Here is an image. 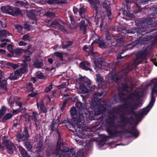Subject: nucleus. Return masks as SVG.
<instances>
[{
    "label": "nucleus",
    "instance_id": "3c124183",
    "mask_svg": "<svg viewBox=\"0 0 157 157\" xmlns=\"http://www.w3.org/2000/svg\"><path fill=\"white\" fill-rule=\"evenodd\" d=\"M122 32L124 34H126L127 33H131L132 32L130 31H129L128 30L125 29H123L122 30Z\"/></svg>",
    "mask_w": 157,
    "mask_h": 157
},
{
    "label": "nucleus",
    "instance_id": "5701e85b",
    "mask_svg": "<svg viewBox=\"0 0 157 157\" xmlns=\"http://www.w3.org/2000/svg\"><path fill=\"white\" fill-rule=\"evenodd\" d=\"M89 55H90L93 56V58H96V57L98 56V53L97 52H94L92 48L90 50V52L88 54Z\"/></svg>",
    "mask_w": 157,
    "mask_h": 157
},
{
    "label": "nucleus",
    "instance_id": "e2e57ef3",
    "mask_svg": "<svg viewBox=\"0 0 157 157\" xmlns=\"http://www.w3.org/2000/svg\"><path fill=\"white\" fill-rule=\"evenodd\" d=\"M17 104L19 106L20 108L22 107V104L21 102L19 101L18 103H17Z\"/></svg>",
    "mask_w": 157,
    "mask_h": 157
},
{
    "label": "nucleus",
    "instance_id": "a18cd8bd",
    "mask_svg": "<svg viewBox=\"0 0 157 157\" xmlns=\"http://www.w3.org/2000/svg\"><path fill=\"white\" fill-rule=\"evenodd\" d=\"M85 11V8H80L79 11V13L80 15H81L83 13H84Z\"/></svg>",
    "mask_w": 157,
    "mask_h": 157
},
{
    "label": "nucleus",
    "instance_id": "774afa93",
    "mask_svg": "<svg viewBox=\"0 0 157 157\" xmlns=\"http://www.w3.org/2000/svg\"><path fill=\"white\" fill-rule=\"evenodd\" d=\"M73 11L75 13H77L78 12V9L77 8H76L75 7H74L73 8Z\"/></svg>",
    "mask_w": 157,
    "mask_h": 157
},
{
    "label": "nucleus",
    "instance_id": "58836bf2",
    "mask_svg": "<svg viewBox=\"0 0 157 157\" xmlns=\"http://www.w3.org/2000/svg\"><path fill=\"white\" fill-rule=\"evenodd\" d=\"M7 48L8 51L11 53H13V46L11 44H9Z\"/></svg>",
    "mask_w": 157,
    "mask_h": 157
},
{
    "label": "nucleus",
    "instance_id": "4c0bfd02",
    "mask_svg": "<svg viewBox=\"0 0 157 157\" xmlns=\"http://www.w3.org/2000/svg\"><path fill=\"white\" fill-rule=\"evenodd\" d=\"M98 43L100 48H102L105 47V44L103 40H100Z\"/></svg>",
    "mask_w": 157,
    "mask_h": 157
},
{
    "label": "nucleus",
    "instance_id": "bb28decb",
    "mask_svg": "<svg viewBox=\"0 0 157 157\" xmlns=\"http://www.w3.org/2000/svg\"><path fill=\"white\" fill-rule=\"evenodd\" d=\"M116 41L117 45H120L121 44L124 42V40L123 38L121 37H118L116 39Z\"/></svg>",
    "mask_w": 157,
    "mask_h": 157
},
{
    "label": "nucleus",
    "instance_id": "f704fd0d",
    "mask_svg": "<svg viewBox=\"0 0 157 157\" xmlns=\"http://www.w3.org/2000/svg\"><path fill=\"white\" fill-rule=\"evenodd\" d=\"M25 146L26 148L29 150L31 149L32 148V146L30 143L29 142H26L25 143Z\"/></svg>",
    "mask_w": 157,
    "mask_h": 157
},
{
    "label": "nucleus",
    "instance_id": "423d86ee",
    "mask_svg": "<svg viewBox=\"0 0 157 157\" xmlns=\"http://www.w3.org/2000/svg\"><path fill=\"white\" fill-rule=\"evenodd\" d=\"M2 144L3 145L6 147L7 150L10 154L13 153V150L15 147L11 143L9 142L7 140H6L3 141Z\"/></svg>",
    "mask_w": 157,
    "mask_h": 157
},
{
    "label": "nucleus",
    "instance_id": "9b49d317",
    "mask_svg": "<svg viewBox=\"0 0 157 157\" xmlns=\"http://www.w3.org/2000/svg\"><path fill=\"white\" fill-rule=\"evenodd\" d=\"M90 65V63H89L87 62H82L80 63L79 65L80 67L83 69H84L86 70H89L90 71H91V69L89 67L86 66V65L89 66Z\"/></svg>",
    "mask_w": 157,
    "mask_h": 157
},
{
    "label": "nucleus",
    "instance_id": "412c9836",
    "mask_svg": "<svg viewBox=\"0 0 157 157\" xmlns=\"http://www.w3.org/2000/svg\"><path fill=\"white\" fill-rule=\"evenodd\" d=\"M36 76L39 78L44 79L46 78V76L44 75L42 73L40 72H37L36 73Z\"/></svg>",
    "mask_w": 157,
    "mask_h": 157
},
{
    "label": "nucleus",
    "instance_id": "de8ad7c7",
    "mask_svg": "<svg viewBox=\"0 0 157 157\" xmlns=\"http://www.w3.org/2000/svg\"><path fill=\"white\" fill-rule=\"evenodd\" d=\"M25 118L26 119V121H29L31 119H32V117L29 116V115L26 114L24 116Z\"/></svg>",
    "mask_w": 157,
    "mask_h": 157
},
{
    "label": "nucleus",
    "instance_id": "20e7f679",
    "mask_svg": "<svg viewBox=\"0 0 157 157\" xmlns=\"http://www.w3.org/2000/svg\"><path fill=\"white\" fill-rule=\"evenodd\" d=\"M95 68L97 67H100L101 68H104L106 70H109L111 68L112 71L114 72V66L113 63H110L106 65L104 63H102L101 64L99 63L97 64L95 63Z\"/></svg>",
    "mask_w": 157,
    "mask_h": 157
},
{
    "label": "nucleus",
    "instance_id": "393cba45",
    "mask_svg": "<svg viewBox=\"0 0 157 157\" xmlns=\"http://www.w3.org/2000/svg\"><path fill=\"white\" fill-rule=\"evenodd\" d=\"M12 117V115L11 113H8L6 114L3 118V121L7 120L10 119Z\"/></svg>",
    "mask_w": 157,
    "mask_h": 157
},
{
    "label": "nucleus",
    "instance_id": "5fc2aeb1",
    "mask_svg": "<svg viewBox=\"0 0 157 157\" xmlns=\"http://www.w3.org/2000/svg\"><path fill=\"white\" fill-rule=\"evenodd\" d=\"M28 51L29 52H30L31 53V54H32V52H33V51H34V50H33L32 51H31V48H32V47L31 46H28Z\"/></svg>",
    "mask_w": 157,
    "mask_h": 157
},
{
    "label": "nucleus",
    "instance_id": "37998d69",
    "mask_svg": "<svg viewBox=\"0 0 157 157\" xmlns=\"http://www.w3.org/2000/svg\"><path fill=\"white\" fill-rule=\"evenodd\" d=\"M16 27L17 30L19 32H21L22 30V27L21 26L19 25H16Z\"/></svg>",
    "mask_w": 157,
    "mask_h": 157
},
{
    "label": "nucleus",
    "instance_id": "39448f33",
    "mask_svg": "<svg viewBox=\"0 0 157 157\" xmlns=\"http://www.w3.org/2000/svg\"><path fill=\"white\" fill-rule=\"evenodd\" d=\"M76 105L78 109V111L79 112V119H78L79 122L82 121L83 120L84 117L82 114L83 111L84 109V105H82L80 102H77L76 103Z\"/></svg>",
    "mask_w": 157,
    "mask_h": 157
},
{
    "label": "nucleus",
    "instance_id": "9d476101",
    "mask_svg": "<svg viewBox=\"0 0 157 157\" xmlns=\"http://www.w3.org/2000/svg\"><path fill=\"white\" fill-rule=\"evenodd\" d=\"M51 26L53 27L58 28L60 29L62 31H65V29L63 26L60 25L56 21L52 22L51 24Z\"/></svg>",
    "mask_w": 157,
    "mask_h": 157
},
{
    "label": "nucleus",
    "instance_id": "f03ea898",
    "mask_svg": "<svg viewBox=\"0 0 157 157\" xmlns=\"http://www.w3.org/2000/svg\"><path fill=\"white\" fill-rule=\"evenodd\" d=\"M53 154L56 156H59V157H78L72 150L66 148L63 151L59 147L56 148Z\"/></svg>",
    "mask_w": 157,
    "mask_h": 157
},
{
    "label": "nucleus",
    "instance_id": "864d4df0",
    "mask_svg": "<svg viewBox=\"0 0 157 157\" xmlns=\"http://www.w3.org/2000/svg\"><path fill=\"white\" fill-rule=\"evenodd\" d=\"M141 105L142 104L140 103H139V104H136V105H135V106H133L132 108L133 109H136V108H137L138 107H140Z\"/></svg>",
    "mask_w": 157,
    "mask_h": 157
},
{
    "label": "nucleus",
    "instance_id": "c03bdc74",
    "mask_svg": "<svg viewBox=\"0 0 157 157\" xmlns=\"http://www.w3.org/2000/svg\"><path fill=\"white\" fill-rule=\"evenodd\" d=\"M34 121L35 122V124L37 128H38L40 129V124H39L38 121H37V119H35V118Z\"/></svg>",
    "mask_w": 157,
    "mask_h": 157
},
{
    "label": "nucleus",
    "instance_id": "7ed1b4c3",
    "mask_svg": "<svg viewBox=\"0 0 157 157\" xmlns=\"http://www.w3.org/2000/svg\"><path fill=\"white\" fill-rule=\"evenodd\" d=\"M80 81L84 82L83 85L80 86V89L83 92L87 93L89 92L90 87V81L88 78L85 77H80L79 78Z\"/></svg>",
    "mask_w": 157,
    "mask_h": 157
},
{
    "label": "nucleus",
    "instance_id": "ea45409f",
    "mask_svg": "<svg viewBox=\"0 0 157 157\" xmlns=\"http://www.w3.org/2000/svg\"><path fill=\"white\" fill-rule=\"evenodd\" d=\"M103 108V106L102 105H101V106H99V108H98V109L96 110H95V111L96 112L97 111L98 112L97 114H99L101 113L102 112V110H101V109Z\"/></svg>",
    "mask_w": 157,
    "mask_h": 157
},
{
    "label": "nucleus",
    "instance_id": "603ef678",
    "mask_svg": "<svg viewBox=\"0 0 157 157\" xmlns=\"http://www.w3.org/2000/svg\"><path fill=\"white\" fill-rule=\"evenodd\" d=\"M24 58L26 61H29L31 60V58L29 56H24Z\"/></svg>",
    "mask_w": 157,
    "mask_h": 157
},
{
    "label": "nucleus",
    "instance_id": "a19ab883",
    "mask_svg": "<svg viewBox=\"0 0 157 157\" xmlns=\"http://www.w3.org/2000/svg\"><path fill=\"white\" fill-rule=\"evenodd\" d=\"M22 111V110L21 109V108H20L17 109L13 110L12 111V113L16 115L17 113H18L20 112H21Z\"/></svg>",
    "mask_w": 157,
    "mask_h": 157
},
{
    "label": "nucleus",
    "instance_id": "052dcab7",
    "mask_svg": "<svg viewBox=\"0 0 157 157\" xmlns=\"http://www.w3.org/2000/svg\"><path fill=\"white\" fill-rule=\"evenodd\" d=\"M70 18L71 20V23L72 24H74V18H73L71 16H70Z\"/></svg>",
    "mask_w": 157,
    "mask_h": 157
},
{
    "label": "nucleus",
    "instance_id": "7c9ffc66",
    "mask_svg": "<svg viewBox=\"0 0 157 157\" xmlns=\"http://www.w3.org/2000/svg\"><path fill=\"white\" fill-rule=\"evenodd\" d=\"M7 82L6 81L4 80L2 81V82L1 83V86L3 89L6 91L7 90V89L6 87V86L7 85Z\"/></svg>",
    "mask_w": 157,
    "mask_h": 157
},
{
    "label": "nucleus",
    "instance_id": "ddd939ff",
    "mask_svg": "<svg viewBox=\"0 0 157 157\" xmlns=\"http://www.w3.org/2000/svg\"><path fill=\"white\" fill-rule=\"evenodd\" d=\"M92 6L95 9L99 6V0H88Z\"/></svg>",
    "mask_w": 157,
    "mask_h": 157
},
{
    "label": "nucleus",
    "instance_id": "338daca9",
    "mask_svg": "<svg viewBox=\"0 0 157 157\" xmlns=\"http://www.w3.org/2000/svg\"><path fill=\"white\" fill-rule=\"evenodd\" d=\"M48 62L51 64L53 62V59L51 58L48 59Z\"/></svg>",
    "mask_w": 157,
    "mask_h": 157
},
{
    "label": "nucleus",
    "instance_id": "c756f323",
    "mask_svg": "<svg viewBox=\"0 0 157 157\" xmlns=\"http://www.w3.org/2000/svg\"><path fill=\"white\" fill-rule=\"evenodd\" d=\"M25 50L21 49H16L14 52L17 55H19L22 53L23 52H25Z\"/></svg>",
    "mask_w": 157,
    "mask_h": 157
},
{
    "label": "nucleus",
    "instance_id": "49530a36",
    "mask_svg": "<svg viewBox=\"0 0 157 157\" xmlns=\"http://www.w3.org/2000/svg\"><path fill=\"white\" fill-rule=\"evenodd\" d=\"M38 115L36 112H33V116L32 117V119L34 121L35 120V118L36 119V117Z\"/></svg>",
    "mask_w": 157,
    "mask_h": 157
},
{
    "label": "nucleus",
    "instance_id": "4468645a",
    "mask_svg": "<svg viewBox=\"0 0 157 157\" xmlns=\"http://www.w3.org/2000/svg\"><path fill=\"white\" fill-rule=\"evenodd\" d=\"M96 80L98 82V86L99 88L101 87L102 86L104 83L103 81V78L100 76L99 74H97L96 75Z\"/></svg>",
    "mask_w": 157,
    "mask_h": 157
},
{
    "label": "nucleus",
    "instance_id": "2eb2a0df",
    "mask_svg": "<svg viewBox=\"0 0 157 157\" xmlns=\"http://www.w3.org/2000/svg\"><path fill=\"white\" fill-rule=\"evenodd\" d=\"M37 106L38 108L43 113H46L47 112L46 108L44 106V104L42 101H41L40 103L37 104Z\"/></svg>",
    "mask_w": 157,
    "mask_h": 157
},
{
    "label": "nucleus",
    "instance_id": "69168bd1",
    "mask_svg": "<svg viewBox=\"0 0 157 157\" xmlns=\"http://www.w3.org/2000/svg\"><path fill=\"white\" fill-rule=\"evenodd\" d=\"M1 41L2 42H7L9 41V40L7 39H1Z\"/></svg>",
    "mask_w": 157,
    "mask_h": 157
},
{
    "label": "nucleus",
    "instance_id": "dca6fc26",
    "mask_svg": "<svg viewBox=\"0 0 157 157\" xmlns=\"http://www.w3.org/2000/svg\"><path fill=\"white\" fill-rule=\"evenodd\" d=\"M13 10L12 14L11 15L15 16L21 15V11L20 10V9L18 8H13Z\"/></svg>",
    "mask_w": 157,
    "mask_h": 157
},
{
    "label": "nucleus",
    "instance_id": "0e129e2a",
    "mask_svg": "<svg viewBox=\"0 0 157 157\" xmlns=\"http://www.w3.org/2000/svg\"><path fill=\"white\" fill-rule=\"evenodd\" d=\"M24 27L25 29H28L29 28V25L27 24V23H26V24H25Z\"/></svg>",
    "mask_w": 157,
    "mask_h": 157
},
{
    "label": "nucleus",
    "instance_id": "f257e3e1",
    "mask_svg": "<svg viewBox=\"0 0 157 157\" xmlns=\"http://www.w3.org/2000/svg\"><path fill=\"white\" fill-rule=\"evenodd\" d=\"M151 85L153 86V87L151 89V101L145 108L141 110L138 113V115L139 118L141 117L143 115H146L147 114L153 106L155 101V98L153 97V94L154 93H156L157 94V79L155 78L151 80Z\"/></svg>",
    "mask_w": 157,
    "mask_h": 157
},
{
    "label": "nucleus",
    "instance_id": "6e6d98bb",
    "mask_svg": "<svg viewBox=\"0 0 157 157\" xmlns=\"http://www.w3.org/2000/svg\"><path fill=\"white\" fill-rule=\"evenodd\" d=\"M67 85V84L65 83H62L60 86H59V88H64Z\"/></svg>",
    "mask_w": 157,
    "mask_h": 157
},
{
    "label": "nucleus",
    "instance_id": "f8f14e48",
    "mask_svg": "<svg viewBox=\"0 0 157 157\" xmlns=\"http://www.w3.org/2000/svg\"><path fill=\"white\" fill-rule=\"evenodd\" d=\"M18 148L22 157H30L27 152L21 146H19Z\"/></svg>",
    "mask_w": 157,
    "mask_h": 157
},
{
    "label": "nucleus",
    "instance_id": "473e14b6",
    "mask_svg": "<svg viewBox=\"0 0 157 157\" xmlns=\"http://www.w3.org/2000/svg\"><path fill=\"white\" fill-rule=\"evenodd\" d=\"M1 36H5L7 35H9V33L6 30H2L1 32Z\"/></svg>",
    "mask_w": 157,
    "mask_h": 157
},
{
    "label": "nucleus",
    "instance_id": "0eeeda50",
    "mask_svg": "<svg viewBox=\"0 0 157 157\" xmlns=\"http://www.w3.org/2000/svg\"><path fill=\"white\" fill-rule=\"evenodd\" d=\"M29 137L28 129L27 128H25L24 129L22 135L21 134L18 135L16 139L19 142L27 140L29 138Z\"/></svg>",
    "mask_w": 157,
    "mask_h": 157
},
{
    "label": "nucleus",
    "instance_id": "6ab92c4d",
    "mask_svg": "<svg viewBox=\"0 0 157 157\" xmlns=\"http://www.w3.org/2000/svg\"><path fill=\"white\" fill-rule=\"evenodd\" d=\"M36 12L34 10L29 11L27 13L28 16L29 17H31L32 19H33L35 18V14Z\"/></svg>",
    "mask_w": 157,
    "mask_h": 157
},
{
    "label": "nucleus",
    "instance_id": "1a4fd4ad",
    "mask_svg": "<svg viewBox=\"0 0 157 157\" xmlns=\"http://www.w3.org/2000/svg\"><path fill=\"white\" fill-rule=\"evenodd\" d=\"M70 113L72 116H73L74 118H76L75 116H78V118H77V120L75 119L74 120L76 121H78V123H80L82 121L79 122L78 121V119H79V112L77 113L76 112V110L75 108L74 107H72L71 109Z\"/></svg>",
    "mask_w": 157,
    "mask_h": 157
},
{
    "label": "nucleus",
    "instance_id": "e433bc0d",
    "mask_svg": "<svg viewBox=\"0 0 157 157\" xmlns=\"http://www.w3.org/2000/svg\"><path fill=\"white\" fill-rule=\"evenodd\" d=\"M45 15L47 16H49L50 17H53L55 16L54 13L50 12H48L45 14Z\"/></svg>",
    "mask_w": 157,
    "mask_h": 157
},
{
    "label": "nucleus",
    "instance_id": "4d7b16f0",
    "mask_svg": "<svg viewBox=\"0 0 157 157\" xmlns=\"http://www.w3.org/2000/svg\"><path fill=\"white\" fill-rule=\"evenodd\" d=\"M36 95V94L35 93H32L30 94L29 95V97H34Z\"/></svg>",
    "mask_w": 157,
    "mask_h": 157
},
{
    "label": "nucleus",
    "instance_id": "c85d7f7f",
    "mask_svg": "<svg viewBox=\"0 0 157 157\" xmlns=\"http://www.w3.org/2000/svg\"><path fill=\"white\" fill-rule=\"evenodd\" d=\"M72 44L71 41H68L66 44L65 43L63 44V48H67L69 46H71Z\"/></svg>",
    "mask_w": 157,
    "mask_h": 157
},
{
    "label": "nucleus",
    "instance_id": "13d9d810",
    "mask_svg": "<svg viewBox=\"0 0 157 157\" xmlns=\"http://www.w3.org/2000/svg\"><path fill=\"white\" fill-rule=\"evenodd\" d=\"M0 53L2 54H4L6 53V51L2 49H0Z\"/></svg>",
    "mask_w": 157,
    "mask_h": 157
},
{
    "label": "nucleus",
    "instance_id": "a211bd4d",
    "mask_svg": "<svg viewBox=\"0 0 157 157\" xmlns=\"http://www.w3.org/2000/svg\"><path fill=\"white\" fill-rule=\"evenodd\" d=\"M146 58V56L145 53L141 52L138 55L137 57L136 58V61L139 60V59H145Z\"/></svg>",
    "mask_w": 157,
    "mask_h": 157
},
{
    "label": "nucleus",
    "instance_id": "b1692460",
    "mask_svg": "<svg viewBox=\"0 0 157 157\" xmlns=\"http://www.w3.org/2000/svg\"><path fill=\"white\" fill-rule=\"evenodd\" d=\"M21 74L19 69L16 70L14 72V76L13 77L14 79H16Z\"/></svg>",
    "mask_w": 157,
    "mask_h": 157
},
{
    "label": "nucleus",
    "instance_id": "09e8293b",
    "mask_svg": "<svg viewBox=\"0 0 157 157\" xmlns=\"http://www.w3.org/2000/svg\"><path fill=\"white\" fill-rule=\"evenodd\" d=\"M18 45L20 46H25L26 45V44L24 41H21L18 43Z\"/></svg>",
    "mask_w": 157,
    "mask_h": 157
},
{
    "label": "nucleus",
    "instance_id": "bf43d9fd",
    "mask_svg": "<svg viewBox=\"0 0 157 157\" xmlns=\"http://www.w3.org/2000/svg\"><path fill=\"white\" fill-rule=\"evenodd\" d=\"M7 44L6 42H4L0 44V47H3Z\"/></svg>",
    "mask_w": 157,
    "mask_h": 157
},
{
    "label": "nucleus",
    "instance_id": "4be33fe9",
    "mask_svg": "<svg viewBox=\"0 0 157 157\" xmlns=\"http://www.w3.org/2000/svg\"><path fill=\"white\" fill-rule=\"evenodd\" d=\"M7 65L8 66H9V68L12 67L14 69H16L18 67V65L17 64H13L10 63H7Z\"/></svg>",
    "mask_w": 157,
    "mask_h": 157
},
{
    "label": "nucleus",
    "instance_id": "680f3d73",
    "mask_svg": "<svg viewBox=\"0 0 157 157\" xmlns=\"http://www.w3.org/2000/svg\"><path fill=\"white\" fill-rule=\"evenodd\" d=\"M133 135L136 137H137L138 135V132L137 131H135V133H133Z\"/></svg>",
    "mask_w": 157,
    "mask_h": 157
},
{
    "label": "nucleus",
    "instance_id": "c9c22d12",
    "mask_svg": "<svg viewBox=\"0 0 157 157\" xmlns=\"http://www.w3.org/2000/svg\"><path fill=\"white\" fill-rule=\"evenodd\" d=\"M52 84H50V85L48 86L47 87L45 90V92L48 93L49 91H50L52 89Z\"/></svg>",
    "mask_w": 157,
    "mask_h": 157
},
{
    "label": "nucleus",
    "instance_id": "6e6552de",
    "mask_svg": "<svg viewBox=\"0 0 157 157\" xmlns=\"http://www.w3.org/2000/svg\"><path fill=\"white\" fill-rule=\"evenodd\" d=\"M13 9V8L10 6H3L2 7L1 10L4 13L11 15Z\"/></svg>",
    "mask_w": 157,
    "mask_h": 157
},
{
    "label": "nucleus",
    "instance_id": "79ce46f5",
    "mask_svg": "<svg viewBox=\"0 0 157 157\" xmlns=\"http://www.w3.org/2000/svg\"><path fill=\"white\" fill-rule=\"evenodd\" d=\"M22 39L25 41H27L29 40V36L28 35H25L22 37Z\"/></svg>",
    "mask_w": 157,
    "mask_h": 157
},
{
    "label": "nucleus",
    "instance_id": "cd10ccee",
    "mask_svg": "<svg viewBox=\"0 0 157 157\" xmlns=\"http://www.w3.org/2000/svg\"><path fill=\"white\" fill-rule=\"evenodd\" d=\"M55 55L59 57L61 60H63V54L59 52H56L55 53Z\"/></svg>",
    "mask_w": 157,
    "mask_h": 157
},
{
    "label": "nucleus",
    "instance_id": "8fccbe9b",
    "mask_svg": "<svg viewBox=\"0 0 157 157\" xmlns=\"http://www.w3.org/2000/svg\"><path fill=\"white\" fill-rule=\"evenodd\" d=\"M67 103V101H65L63 103L62 105L61 106V110L63 111L65 107V105Z\"/></svg>",
    "mask_w": 157,
    "mask_h": 157
},
{
    "label": "nucleus",
    "instance_id": "a878e982",
    "mask_svg": "<svg viewBox=\"0 0 157 157\" xmlns=\"http://www.w3.org/2000/svg\"><path fill=\"white\" fill-rule=\"evenodd\" d=\"M34 65L36 67L39 68L42 66V63L39 62L37 60H36L34 62Z\"/></svg>",
    "mask_w": 157,
    "mask_h": 157
},
{
    "label": "nucleus",
    "instance_id": "2f4dec72",
    "mask_svg": "<svg viewBox=\"0 0 157 157\" xmlns=\"http://www.w3.org/2000/svg\"><path fill=\"white\" fill-rule=\"evenodd\" d=\"M106 4H105V3H103V6L105 7L106 9L107 10L108 13H107V15L109 16L111 14V12L110 11V10L108 9L109 7V5L108 3L106 2Z\"/></svg>",
    "mask_w": 157,
    "mask_h": 157
},
{
    "label": "nucleus",
    "instance_id": "72a5a7b5",
    "mask_svg": "<svg viewBox=\"0 0 157 157\" xmlns=\"http://www.w3.org/2000/svg\"><path fill=\"white\" fill-rule=\"evenodd\" d=\"M27 91L29 92L33 90L32 84L30 82L29 83L28 86H27Z\"/></svg>",
    "mask_w": 157,
    "mask_h": 157
},
{
    "label": "nucleus",
    "instance_id": "f3484780",
    "mask_svg": "<svg viewBox=\"0 0 157 157\" xmlns=\"http://www.w3.org/2000/svg\"><path fill=\"white\" fill-rule=\"evenodd\" d=\"M28 66L27 64L25 63L22 66L21 68L19 69L21 73H26L28 72Z\"/></svg>",
    "mask_w": 157,
    "mask_h": 157
},
{
    "label": "nucleus",
    "instance_id": "aec40b11",
    "mask_svg": "<svg viewBox=\"0 0 157 157\" xmlns=\"http://www.w3.org/2000/svg\"><path fill=\"white\" fill-rule=\"evenodd\" d=\"M80 27L81 29L83 30V33L85 34L86 33V26L85 25V21H81Z\"/></svg>",
    "mask_w": 157,
    "mask_h": 157
}]
</instances>
